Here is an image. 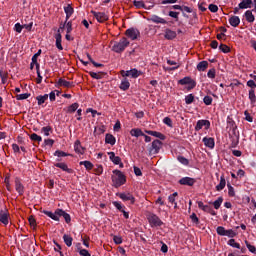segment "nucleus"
Returning a JSON list of instances; mask_svg holds the SVG:
<instances>
[{
  "mask_svg": "<svg viewBox=\"0 0 256 256\" xmlns=\"http://www.w3.org/2000/svg\"><path fill=\"white\" fill-rule=\"evenodd\" d=\"M112 182L114 183L115 187H121V185H125L127 183V178L125 174L120 170H113Z\"/></svg>",
  "mask_w": 256,
  "mask_h": 256,
  "instance_id": "f257e3e1",
  "label": "nucleus"
},
{
  "mask_svg": "<svg viewBox=\"0 0 256 256\" xmlns=\"http://www.w3.org/2000/svg\"><path fill=\"white\" fill-rule=\"evenodd\" d=\"M229 125H231L232 131L229 133L231 139V147L235 148L239 145V132L237 131V125H235L234 121H229Z\"/></svg>",
  "mask_w": 256,
  "mask_h": 256,
  "instance_id": "f03ea898",
  "label": "nucleus"
},
{
  "mask_svg": "<svg viewBox=\"0 0 256 256\" xmlns=\"http://www.w3.org/2000/svg\"><path fill=\"white\" fill-rule=\"evenodd\" d=\"M126 47H129V40H127V38H122L119 42L113 45L112 51H114V53H123Z\"/></svg>",
  "mask_w": 256,
  "mask_h": 256,
  "instance_id": "7ed1b4c3",
  "label": "nucleus"
},
{
  "mask_svg": "<svg viewBox=\"0 0 256 256\" xmlns=\"http://www.w3.org/2000/svg\"><path fill=\"white\" fill-rule=\"evenodd\" d=\"M179 85H189L188 86V91H191V89H195L197 86V83L195 80L191 79V77H184L178 81Z\"/></svg>",
  "mask_w": 256,
  "mask_h": 256,
  "instance_id": "20e7f679",
  "label": "nucleus"
},
{
  "mask_svg": "<svg viewBox=\"0 0 256 256\" xmlns=\"http://www.w3.org/2000/svg\"><path fill=\"white\" fill-rule=\"evenodd\" d=\"M120 74L122 75V77H132V79H137V77L141 75V71L134 68L128 71L121 70Z\"/></svg>",
  "mask_w": 256,
  "mask_h": 256,
  "instance_id": "39448f33",
  "label": "nucleus"
},
{
  "mask_svg": "<svg viewBox=\"0 0 256 256\" xmlns=\"http://www.w3.org/2000/svg\"><path fill=\"white\" fill-rule=\"evenodd\" d=\"M148 221H149L151 227H161V225H163V221H161L159 216H157L155 214H149Z\"/></svg>",
  "mask_w": 256,
  "mask_h": 256,
  "instance_id": "423d86ee",
  "label": "nucleus"
},
{
  "mask_svg": "<svg viewBox=\"0 0 256 256\" xmlns=\"http://www.w3.org/2000/svg\"><path fill=\"white\" fill-rule=\"evenodd\" d=\"M91 14L93 15V17H95L98 23H105V21L109 19L107 14H105V12H96L92 10Z\"/></svg>",
  "mask_w": 256,
  "mask_h": 256,
  "instance_id": "0eeeda50",
  "label": "nucleus"
},
{
  "mask_svg": "<svg viewBox=\"0 0 256 256\" xmlns=\"http://www.w3.org/2000/svg\"><path fill=\"white\" fill-rule=\"evenodd\" d=\"M125 35L128 36V38L132 41H135V39H137L141 33L138 29L130 28L126 30Z\"/></svg>",
  "mask_w": 256,
  "mask_h": 256,
  "instance_id": "6e6552de",
  "label": "nucleus"
},
{
  "mask_svg": "<svg viewBox=\"0 0 256 256\" xmlns=\"http://www.w3.org/2000/svg\"><path fill=\"white\" fill-rule=\"evenodd\" d=\"M163 145V142H161V140H154L152 142V148L150 149V153H153V155H157V153H159L161 147Z\"/></svg>",
  "mask_w": 256,
  "mask_h": 256,
  "instance_id": "1a4fd4ad",
  "label": "nucleus"
},
{
  "mask_svg": "<svg viewBox=\"0 0 256 256\" xmlns=\"http://www.w3.org/2000/svg\"><path fill=\"white\" fill-rule=\"evenodd\" d=\"M117 197L121 198L122 201H130L131 205L135 204V197L131 193H118Z\"/></svg>",
  "mask_w": 256,
  "mask_h": 256,
  "instance_id": "9d476101",
  "label": "nucleus"
},
{
  "mask_svg": "<svg viewBox=\"0 0 256 256\" xmlns=\"http://www.w3.org/2000/svg\"><path fill=\"white\" fill-rule=\"evenodd\" d=\"M211 126V122L209 120H199L195 126V131H201L203 127H206V129H209Z\"/></svg>",
  "mask_w": 256,
  "mask_h": 256,
  "instance_id": "9b49d317",
  "label": "nucleus"
},
{
  "mask_svg": "<svg viewBox=\"0 0 256 256\" xmlns=\"http://www.w3.org/2000/svg\"><path fill=\"white\" fill-rule=\"evenodd\" d=\"M58 87H65L66 89H71V87H75L73 82H69L63 78L58 79L57 82Z\"/></svg>",
  "mask_w": 256,
  "mask_h": 256,
  "instance_id": "f8f14e48",
  "label": "nucleus"
},
{
  "mask_svg": "<svg viewBox=\"0 0 256 256\" xmlns=\"http://www.w3.org/2000/svg\"><path fill=\"white\" fill-rule=\"evenodd\" d=\"M180 185H188V187H193L195 185V179L191 177H184L179 180Z\"/></svg>",
  "mask_w": 256,
  "mask_h": 256,
  "instance_id": "ddd939ff",
  "label": "nucleus"
},
{
  "mask_svg": "<svg viewBox=\"0 0 256 256\" xmlns=\"http://www.w3.org/2000/svg\"><path fill=\"white\" fill-rule=\"evenodd\" d=\"M56 214L59 215V217H63L66 223H71V215L65 212V210L57 209Z\"/></svg>",
  "mask_w": 256,
  "mask_h": 256,
  "instance_id": "4468645a",
  "label": "nucleus"
},
{
  "mask_svg": "<svg viewBox=\"0 0 256 256\" xmlns=\"http://www.w3.org/2000/svg\"><path fill=\"white\" fill-rule=\"evenodd\" d=\"M0 223H3V225H9V213L7 210L0 211Z\"/></svg>",
  "mask_w": 256,
  "mask_h": 256,
  "instance_id": "2eb2a0df",
  "label": "nucleus"
},
{
  "mask_svg": "<svg viewBox=\"0 0 256 256\" xmlns=\"http://www.w3.org/2000/svg\"><path fill=\"white\" fill-rule=\"evenodd\" d=\"M15 189L19 195H23V193H25V187H23V184L19 178L15 179Z\"/></svg>",
  "mask_w": 256,
  "mask_h": 256,
  "instance_id": "dca6fc26",
  "label": "nucleus"
},
{
  "mask_svg": "<svg viewBox=\"0 0 256 256\" xmlns=\"http://www.w3.org/2000/svg\"><path fill=\"white\" fill-rule=\"evenodd\" d=\"M145 133H147V135H151L152 137H157V139H161V141H165V135H163L161 132L146 130Z\"/></svg>",
  "mask_w": 256,
  "mask_h": 256,
  "instance_id": "f3484780",
  "label": "nucleus"
},
{
  "mask_svg": "<svg viewBox=\"0 0 256 256\" xmlns=\"http://www.w3.org/2000/svg\"><path fill=\"white\" fill-rule=\"evenodd\" d=\"M202 141L205 147H208L209 149H213L215 147V139L213 138L204 137Z\"/></svg>",
  "mask_w": 256,
  "mask_h": 256,
  "instance_id": "a211bd4d",
  "label": "nucleus"
},
{
  "mask_svg": "<svg viewBox=\"0 0 256 256\" xmlns=\"http://www.w3.org/2000/svg\"><path fill=\"white\" fill-rule=\"evenodd\" d=\"M164 37H165V39H168V41H171V40L175 39V37H177V32L167 28L165 30Z\"/></svg>",
  "mask_w": 256,
  "mask_h": 256,
  "instance_id": "6ab92c4d",
  "label": "nucleus"
},
{
  "mask_svg": "<svg viewBox=\"0 0 256 256\" xmlns=\"http://www.w3.org/2000/svg\"><path fill=\"white\" fill-rule=\"evenodd\" d=\"M74 151L76 153H79L80 155H83L85 153V148L81 146V141L76 140L74 143Z\"/></svg>",
  "mask_w": 256,
  "mask_h": 256,
  "instance_id": "aec40b11",
  "label": "nucleus"
},
{
  "mask_svg": "<svg viewBox=\"0 0 256 256\" xmlns=\"http://www.w3.org/2000/svg\"><path fill=\"white\" fill-rule=\"evenodd\" d=\"M251 5H253V0H242L238 7L239 9H251Z\"/></svg>",
  "mask_w": 256,
  "mask_h": 256,
  "instance_id": "412c9836",
  "label": "nucleus"
},
{
  "mask_svg": "<svg viewBox=\"0 0 256 256\" xmlns=\"http://www.w3.org/2000/svg\"><path fill=\"white\" fill-rule=\"evenodd\" d=\"M149 21H152V23H161L162 25H167V20H165L164 18H161L157 15H153L150 19H148Z\"/></svg>",
  "mask_w": 256,
  "mask_h": 256,
  "instance_id": "4be33fe9",
  "label": "nucleus"
},
{
  "mask_svg": "<svg viewBox=\"0 0 256 256\" xmlns=\"http://www.w3.org/2000/svg\"><path fill=\"white\" fill-rule=\"evenodd\" d=\"M64 11L66 13V22H67L71 18V15H73V13H75V10L71 6V4H68L66 7H64Z\"/></svg>",
  "mask_w": 256,
  "mask_h": 256,
  "instance_id": "5701e85b",
  "label": "nucleus"
},
{
  "mask_svg": "<svg viewBox=\"0 0 256 256\" xmlns=\"http://www.w3.org/2000/svg\"><path fill=\"white\" fill-rule=\"evenodd\" d=\"M55 39H56V47L59 49V51H63V45L61 44V32L58 30L57 33L55 34Z\"/></svg>",
  "mask_w": 256,
  "mask_h": 256,
  "instance_id": "b1692460",
  "label": "nucleus"
},
{
  "mask_svg": "<svg viewBox=\"0 0 256 256\" xmlns=\"http://www.w3.org/2000/svg\"><path fill=\"white\" fill-rule=\"evenodd\" d=\"M244 17L248 23H253L255 21V15H253V9L247 10L244 14Z\"/></svg>",
  "mask_w": 256,
  "mask_h": 256,
  "instance_id": "393cba45",
  "label": "nucleus"
},
{
  "mask_svg": "<svg viewBox=\"0 0 256 256\" xmlns=\"http://www.w3.org/2000/svg\"><path fill=\"white\" fill-rule=\"evenodd\" d=\"M229 23L232 27H239V23H241V19H239V16H232L229 18Z\"/></svg>",
  "mask_w": 256,
  "mask_h": 256,
  "instance_id": "a878e982",
  "label": "nucleus"
},
{
  "mask_svg": "<svg viewBox=\"0 0 256 256\" xmlns=\"http://www.w3.org/2000/svg\"><path fill=\"white\" fill-rule=\"evenodd\" d=\"M225 185H227V182L225 181V175H222L220 177V183L216 186V191H223V189H225Z\"/></svg>",
  "mask_w": 256,
  "mask_h": 256,
  "instance_id": "bb28decb",
  "label": "nucleus"
},
{
  "mask_svg": "<svg viewBox=\"0 0 256 256\" xmlns=\"http://www.w3.org/2000/svg\"><path fill=\"white\" fill-rule=\"evenodd\" d=\"M55 167L62 169V171H66V173H73V169L69 168L65 163H56Z\"/></svg>",
  "mask_w": 256,
  "mask_h": 256,
  "instance_id": "cd10ccee",
  "label": "nucleus"
},
{
  "mask_svg": "<svg viewBox=\"0 0 256 256\" xmlns=\"http://www.w3.org/2000/svg\"><path fill=\"white\" fill-rule=\"evenodd\" d=\"M130 135L132 137H143V135H145V133H143V131L139 128H133L131 131H130Z\"/></svg>",
  "mask_w": 256,
  "mask_h": 256,
  "instance_id": "c85d7f7f",
  "label": "nucleus"
},
{
  "mask_svg": "<svg viewBox=\"0 0 256 256\" xmlns=\"http://www.w3.org/2000/svg\"><path fill=\"white\" fill-rule=\"evenodd\" d=\"M131 87V83H129V80L127 78H124L120 84V89L122 91H127Z\"/></svg>",
  "mask_w": 256,
  "mask_h": 256,
  "instance_id": "c756f323",
  "label": "nucleus"
},
{
  "mask_svg": "<svg viewBox=\"0 0 256 256\" xmlns=\"http://www.w3.org/2000/svg\"><path fill=\"white\" fill-rule=\"evenodd\" d=\"M77 109H79V103H73L72 105L64 109V111H66V113H75Z\"/></svg>",
  "mask_w": 256,
  "mask_h": 256,
  "instance_id": "7c9ffc66",
  "label": "nucleus"
},
{
  "mask_svg": "<svg viewBox=\"0 0 256 256\" xmlns=\"http://www.w3.org/2000/svg\"><path fill=\"white\" fill-rule=\"evenodd\" d=\"M105 143H107L108 145H115V136H113L112 134H106Z\"/></svg>",
  "mask_w": 256,
  "mask_h": 256,
  "instance_id": "2f4dec72",
  "label": "nucleus"
},
{
  "mask_svg": "<svg viewBox=\"0 0 256 256\" xmlns=\"http://www.w3.org/2000/svg\"><path fill=\"white\" fill-rule=\"evenodd\" d=\"M208 67H209V62L207 61H201L197 65V69L199 71H206Z\"/></svg>",
  "mask_w": 256,
  "mask_h": 256,
  "instance_id": "473e14b6",
  "label": "nucleus"
},
{
  "mask_svg": "<svg viewBox=\"0 0 256 256\" xmlns=\"http://www.w3.org/2000/svg\"><path fill=\"white\" fill-rule=\"evenodd\" d=\"M63 239L67 247H71V245H73V237H71L70 235L64 234Z\"/></svg>",
  "mask_w": 256,
  "mask_h": 256,
  "instance_id": "72a5a7b5",
  "label": "nucleus"
},
{
  "mask_svg": "<svg viewBox=\"0 0 256 256\" xmlns=\"http://www.w3.org/2000/svg\"><path fill=\"white\" fill-rule=\"evenodd\" d=\"M47 99H49V94L39 95L36 97L38 105H43Z\"/></svg>",
  "mask_w": 256,
  "mask_h": 256,
  "instance_id": "f704fd0d",
  "label": "nucleus"
},
{
  "mask_svg": "<svg viewBox=\"0 0 256 256\" xmlns=\"http://www.w3.org/2000/svg\"><path fill=\"white\" fill-rule=\"evenodd\" d=\"M133 5H134V7H136V9H147V6L145 5V2H143V1L134 0Z\"/></svg>",
  "mask_w": 256,
  "mask_h": 256,
  "instance_id": "c9c22d12",
  "label": "nucleus"
},
{
  "mask_svg": "<svg viewBox=\"0 0 256 256\" xmlns=\"http://www.w3.org/2000/svg\"><path fill=\"white\" fill-rule=\"evenodd\" d=\"M105 133V126H96L94 129V135H103Z\"/></svg>",
  "mask_w": 256,
  "mask_h": 256,
  "instance_id": "e433bc0d",
  "label": "nucleus"
},
{
  "mask_svg": "<svg viewBox=\"0 0 256 256\" xmlns=\"http://www.w3.org/2000/svg\"><path fill=\"white\" fill-rule=\"evenodd\" d=\"M89 74L92 79H103V75H105L103 72H90Z\"/></svg>",
  "mask_w": 256,
  "mask_h": 256,
  "instance_id": "4c0bfd02",
  "label": "nucleus"
},
{
  "mask_svg": "<svg viewBox=\"0 0 256 256\" xmlns=\"http://www.w3.org/2000/svg\"><path fill=\"white\" fill-rule=\"evenodd\" d=\"M80 165H84L87 171H91V169H93V163H91V161H81Z\"/></svg>",
  "mask_w": 256,
  "mask_h": 256,
  "instance_id": "58836bf2",
  "label": "nucleus"
},
{
  "mask_svg": "<svg viewBox=\"0 0 256 256\" xmlns=\"http://www.w3.org/2000/svg\"><path fill=\"white\" fill-rule=\"evenodd\" d=\"M36 73H37L36 83L40 85V83L43 81V76H41V71L39 70V64H37Z\"/></svg>",
  "mask_w": 256,
  "mask_h": 256,
  "instance_id": "ea45409f",
  "label": "nucleus"
},
{
  "mask_svg": "<svg viewBox=\"0 0 256 256\" xmlns=\"http://www.w3.org/2000/svg\"><path fill=\"white\" fill-rule=\"evenodd\" d=\"M228 245H230V247H233L234 249H241V245L237 243L235 239H230L228 241Z\"/></svg>",
  "mask_w": 256,
  "mask_h": 256,
  "instance_id": "a19ab883",
  "label": "nucleus"
},
{
  "mask_svg": "<svg viewBox=\"0 0 256 256\" xmlns=\"http://www.w3.org/2000/svg\"><path fill=\"white\" fill-rule=\"evenodd\" d=\"M205 213H209L210 215H217V213L215 212V210H213V207L209 206V205H206L204 207V210H203Z\"/></svg>",
  "mask_w": 256,
  "mask_h": 256,
  "instance_id": "79ce46f5",
  "label": "nucleus"
},
{
  "mask_svg": "<svg viewBox=\"0 0 256 256\" xmlns=\"http://www.w3.org/2000/svg\"><path fill=\"white\" fill-rule=\"evenodd\" d=\"M195 101V96L193 94H189L185 97L186 105H191Z\"/></svg>",
  "mask_w": 256,
  "mask_h": 256,
  "instance_id": "37998d69",
  "label": "nucleus"
},
{
  "mask_svg": "<svg viewBox=\"0 0 256 256\" xmlns=\"http://www.w3.org/2000/svg\"><path fill=\"white\" fill-rule=\"evenodd\" d=\"M30 139L31 141H37L38 143H41V141H43V138L36 133L31 134Z\"/></svg>",
  "mask_w": 256,
  "mask_h": 256,
  "instance_id": "c03bdc74",
  "label": "nucleus"
},
{
  "mask_svg": "<svg viewBox=\"0 0 256 256\" xmlns=\"http://www.w3.org/2000/svg\"><path fill=\"white\" fill-rule=\"evenodd\" d=\"M29 97H31V94L29 93H24V94H19L16 96V99L18 101H23L24 99H29Z\"/></svg>",
  "mask_w": 256,
  "mask_h": 256,
  "instance_id": "a18cd8bd",
  "label": "nucleus"
},
{
  "mask_svg": "<svg viewBox=\"0 0 256 256\" xmlns=\"http://www.w3.org/2000/svg\"><path fill=\"white\" fill-rule=\"evenodd\" d=\"M221 203H223V197H219L213 202L214 209H219L221 207Z\"/></svg>",
  "mask_w": 256,
  "mask_h": 256,
  "instance_id": "49530a36",
  "label": "nucleus"
},
{
  "mask_svg": "<svg viewBox=\"0 0 256 256\" xmlns=\"http://www.w3.org/2000/svg\"><path fill=\"white\" fill-rule=\"evenodd\" d=\"M226 231H227V230H225V227H223V226H218L217 229H216V232H217L221 237H225Z\"/></svg>",
  "mask_w": 256,
  "mask_h": 256,
  "instance_id": "de8ad7c7",
  "label": "nucleus"
},
{
  "mask_svg": "<svg viewBox=\"0 0 256 256\" xmlns=\"http://www.w3.org/2000/svg\"><path fill=\"white\" fill-rule=\"evenodd\" d=\"M249 99H250L252 104L256 102V96H255V90L254 89H251L249 91Z\"/></svg>",
  "mask_w": 256,
  "mask_h": 256,
  "instance_id": "09e8293b",
  "label": "nucleus"
},
{
  "mask_svg": "<svg viewBox=\"0 0 256 256\" xmlns=\"http://www.w3.org/2000/svg\"><path fill=\"white\" fill-rule=\"evenodd\" d=\"M245 243H246V247H247L248 251H250V253H256V247L254 245H251L249 243V241H247V240L245 241Z\"/></svg>",
  "mask_w": 256,
  "mask_h": 256,
  "instance_id": "8fccbe9b",
  "label": "nucleus"
},
{
  "mask_svg": "<svg viewBox=\"0 0 256 256\" xmlns=\"http://www.w3.org/2000/svg\"><path fill=\"white\" fill-rule=\"evenodd\" d=\"M220 51H222V53H229L231 51V48H229V46L225 45V44H221L219 46Z\"/></svg>",
  "mask_w": 256,
  "mask_h": 256,
  "instance_id": "3c124183",
  "label": "nucleus"
},
{
  "mask_svg": "<svg viewBox=\"0 0 256 256\" xmlns=\"http://www.w3.org/2000/svg\"><path fill=\"white\" fill-rule=\"evenodd\" d=\"M229 197H235V188L231 184H227Z\"/></svg>",
  "mask_w": 256,
  "mask_h": 256,
  "instance_id": "603ef678",
  "label": "nucleus"
},
{
  "mask_svg": "<svg viewBox=\"0 0 256 256\" xmlns=\"http://www.w3.org/2000/svg\"><path fill=\"white\" fill-rule=\"evenodd\" d=\"M177 192H174L172 195L168 197L169 203H174L175 207H177V203L175 202V197H177Z\"/></svg>",
  "mask_w": 256,
  "mask_h": 256,
  "instance_id": "864d4df0",
  "label": "nucleus"
},
{
  "mask_svg": "<svg viewBox=\"0 0 256 256\" xmlns=\"http://www.w3.org/2000/svg\"><path fill=\"white\" fill-rule=\"evenodd\" d=\"M66 24V33H71L73 31V23L71 21L67 22L65 21Z\"/></svg>",
  "mask_w": 256,
  "mask_h": 256,
  "instance_id": "5fc2aeb1",
  "label": "nucleus"
},
{
  "mask_svg": "<svg viewBox=\"0 0 256 256\" xmlns=\"http://www.w3.org/2000/svg\"><path fill=\"white\" fill-rule=\"evenodd\" d=\"M209 11H211V13H217L219 11V7L215 4H210L208 6Z\"/></svg>",
  "mask_w": 256,
  "mask_h": 256,
  "instance_id": "6e6d98bb",
  "label": "nucleus"
},
{
  "mask_svg": "<svg viewBox=\"0 0 256 256\" xmlns=\"http://www.w3.org/2000/svg\"><path fill=\"white\" fill-rule=\"evenodd\" d=\"M190 219L192 223H195V225H199V218L197 217V214L192 213L190 216Z\"/></svg>",
  "mask_w": 256,
  "mask_h": 256,
  "instance_id": "4d7b16f0",
  "label": "nucleus"
},
{
  "mask_svg": "<svg viewBox=\"0 0 256 256\" xmlns=\"http://www.w3.org/2000/svg\"><path fill=\"white\" fill-rule=\"evenodd\" d=\"M215 75H216V70L215 68H212L208 71L207 73V77H209V79H215Z\"/></svg>",
  "mask_w": 256,
  "mask_h": 256,
  "instance_id": "13d9d810",
  "label": "nucleus"
},
{
  "mask_svg": "<svg viewBox=\"0 0 256 256\" xmlns=\"http://www.w3.org/2000/svg\"><path fill=\"white\" fill-rule=\"evenodd\" d=\"M237 235V233H235V231H233V229H229V230H226V234L224 235V237H235Z\"/></svg>",
  "mask_w": 256,
  "mask_h": 256,
  "instance_id": "bf43d9fd",
  "label": "nucleus"
},
{
  "mask_svg": "<svg viewBox=\"0 0 256 256\" xmlns=\"http://www.w3.org/2000/svg\"><path fill=\"white\" fill-rule=\"evenodd\" d=\"M41 55V50H38L36 54L33 55L32 57V63H35L36 67L39 65V62H37V58Z\"/></svg>",
  "mask_w": 256,
  "mask_h": 256,
  "instance_id": "052dcab7",
  "label": "nucleus"
},
{
  "mask_svg": "<svg viewBox=\"0 0 256 256\" xmlns=\"http://www.w3.org/2000/svg\"><path fill=\"white\" fill-rule=\"evenodd\" d=\"M28 221H29L30 227H37V221L35 220V217L30 216L28 218Z\"/></svg>",
  "mask_w": 256,
  "mask_h": 256,
  "instance_id": "680f3d73",
  "label": "nucleus"
},
{
  "mask_svg": "<svg viewBox=\"0 0 256 256\" xmlns=\"http://www.w3.org/2000/svg\"><path fill=\"white\" fill-rule=\"evenodd\" d=\"M169 17H172L173 19H176V21H179V12L170 11L168 13Z\"/></svg>",
  "mask_w": 256,
  "mask_h": 256,
  "instance_id": "e2e57ef3",
  "label": "nucleus"
},
{
  "mask_svg": "<svg viewBox=\"0 0 256 256\" xmlns=\"http://www.w3.org/2000/svg\"><path fill=\"white\" fill-rule=\"evenodd\" d=\"M55 157H68L69 154L61 151V150H57L55 153H54Z\"/></svg>",
  "mask_w": 256,
  "mask_h": 256,
  "instance_id": "0e129e2a",
  "label": "nucleus"
},
{
  "mask_svg": "<svg viewBox=\"0 0 256 256\" xmlns=\"http://www.w3.org/2000/svg\"><path fill=\"white\" fill-rule=\"evenodd\" d=\"M203 101L206 105H211L213 103V98L211 96H205Z\"/></svg>",
  "mask_w": 256,
  "mask_h": 256,
  "instance_id": "69168bd1",
  "label": "nucleus"
},
{
  "mask_svg": "<svg viewBox=\"0 0 256 256\" xmlns=\"http://www.w3.org/2000/svg\"><path fill=\"white\" fill-rule=\"evenodd\" d=\"M51 131V126H46L42 128V132L46 137H49V132Z\"/></svg>",
  "mask_w": 256,
  "mask_h": 256,
  "instance_id": "338daca9",
  "label": "nucleus"
},
{
  "mask_svg": "<svg viewBox=\"0 0 256 256\" xmlns=\"http://www.w3.org/2000/svg\"><path fill=\"white\" fill-rule=\"evenodd\" d=\"M79 254L81 256H91V253H89V251L87 249H82L79 251Z\"/></svg>",
  "mask_w": 256,
  "mask_h": 256,
  "instance_id": "774afa93",
  "label": "nucleus"
}]
</instances>
